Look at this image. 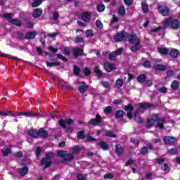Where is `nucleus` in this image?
<instances>
[{
  "label": "nucleus",
  "instance_id": "obj_43",
  "mask_svg": "<svg viewBox=\"0 0 180 180\" xmlns=\"http://www.w3.org/2000/svg\"><path fill=\"white\" fill-rule=\"evenodd\" d=\"M112 112V107L109 106L104 109V112L105 115H109Z\"/></svg>",
  "mask_w": 180,
  "mask_h": 180
},
{
  "label": "nucleus",
  "instance_id": "obj_25",
  "mask_svg": "<svg viewBox=\"0 0 180 180\" xmlns=\"http://www.w3.org/2000/svg\"><path fill=\"white\" fill-rule=\"evenodd\" d=\"M19 172H20V175H22L23 176L26 175V174H27V172H29V168L23 167L21 169H19Z\"/></svg>",
  "mask_w": 180,
  "mask_h": 180
},
{
  "label": "nucleus",
  "instance_id": "obj_26",
  "mask_svg": "<svg viewBox=\"0 0 180 180\" xmlns=\"http://www.w3.org/2000/svg\"><path fill=\"white\" fill-rule=\"evenodd\" d=\"M115 152L118 155L123 153V148L119 145L115 146Z\"/></svg>",
  "mask_w": 180,
  "mask_h": 180
},
{
  "label": "nucleus",
  "instance_id": "obj_35",
  "mask_svg": "<svg viewBox=\"0 0 180 180\" xmlns=\"http://www.w3.org/2000/svg\"><path fill=\"white\" fill-rule=\"evenodd\" d=\"M74 159V156L72 155V154H66L65 155V161H72V160Z\"/></svg>",
  "mask_w": 180,
  "mask_h": 180
},
{
  "label": "nucleus",
  "instance_id": "obj_38",
  "mask_svg": "<svg viewBox=\"0 0 180 180\" xmlns=\"http://www.w3.org/2000/svg\"><path fill=\"white\" fill-rule=\"evenodd\" d=\"M15 113H12L11 112V111H1V116H9V115L11 116H13V115H14Z\"/></svg>",
  "mask_w": 180,
  "mask_h": 180
},
{
  "label": "nucleus",
  "instance_id": "obj_49",
  "mask_svg": "<svg viewBox=\"0 0 180 180\" xmlns=\"http://www.w3.org/2000/svg\"><path fill=\"white\" fill-rule=\"evenodd\" d=\"M86 179V176L84 174H78L77 179L78 180H85Z\"/></svg>",
  "mask_w": 180,
  "mask_h": 180
},
{
  "label": "nucleus",
  "instance_id": "obj_41",
  "mask_svg": "<svg viewBox=\"0 0 180 180\" xmlns=\"http://www.w3.org/2000/svg\"><path fill=\"white\" fill-rule=\"evenodd\" d=\"M86 36L87 37H92L94 36V31L92 30H87L86 31Z\"/></svg>",
  "mask_w": 180,
  "mask_h": 180
},
{
  "label": "nucleus",
  "instance_id": "obj_53",
  "mask_svg": "<svg viewBox=\"0 0 180 180\" xmlns=\"http://www.w3.org/2000/svg\"><path fill=\"white\" fill-rule=\"evenodd\" d=\"M74 73L75 74V75H79V68L78 67L75 66Z\"/></svg>",
  "mask_w": 180,
  "mask_h": 180
},
{
  "label": "nucleus",
  "instance_id": "obj_34",
  "mask_svg": "<svg viewBox=\"0 0 180 180\" xmlns=\"http://www.w3.org/2000/svg\"><path fill=\"white\" fill-rule=\"evenodd\" d=\"M124 116V112L123 110H118L115 112L116 117H123Z\"/></svg>",
  "mask_w": 180,
  "mask_h": 180
},
{
  "label": "nucleus",
  "instance_id": "obj_46",
  "mask_svg": "<svg viewBox=\"0 0 180 180\" xmlns=\"http://www.w3.org/2000/svg\"><path fill=\"white\" fill-rule=\"evenodd\" d=\"M96 25L97 27H99V29H102L103 27V24H102V22L101 20H97L96 22Z\"/></svg>",
  "mask_w": 180,
  "mask_h": 180
},
{
  "label": "nucleus",
  "instance_id": "obj_17",
  "mask_svg": "<svg viewBox=\"0 0 180 180\" xmlns=\"http://www.w3.org/2000/svg\"><path fill=\"white\" fill-rule=\"evenodd\" d=\"M101 123V116L100 115H96V118L92 119L90 122V124H94V126H96V124Z\"/></svg>",
  "mask_w": 180,
  "mask_h": 180
},
{
  "label": "nucleus",
  "instance_id": "obj_37",
  "mask_svg": "<svg viewBox=\"0 0 180 180\" xmlns=\"http://www.w3.org/2000/svg\"><path fill=\"white\" fill-rule=\"evenodd\" d=\"M100 146L103 150H108L109 148V145L105 142H101L100 143Z\"/></svg>",
  "mask_w": 180,
  "mask_h": 180
},
{
  "label": "nucleus",
  "instance_id": "obj_19",
  "mask_svg": "<svg viewBox=\"0 0 180 180\" xmlns=\"http://www.w3.org/2000/svg\"><path fill=\"white\" fill-rule=\"evenodd\" d=\"M170 56L173 58H176V57H178V56H179V51L176 49H172V51H170Z\"/></svg>",
  "mask_w": 180,
  "mask_h": 180
},
{
  "label": "nucleus",
  "instance_id": "obj_42",
  "mask_svg": "<svg viewBox=\"0 0 180 180\" xmlns=\"http://www.w3.org/2000/svg\"><path fill=\"white\" fill-rule=\"evenodd\" d=\"M66 154H67L66 151H64V150H59V151H58V157L64 158V157H65Z\"/></svg>",
  "mask_w": 180,
  "mask_h": 180
},
{
  "label": "nucleus",
  "instance_id": "obj_40",
  "mask_svg": "<svg viewBox=\"0 0 180 180\" xmlns=\"http://www.w3.org/2000/svg\"><path fill=\"white\" fill-rule=\"evenodd\" d=\"M105 135L107 137H116V134H115L113 132L110 131H105Z\"/></svg>",
  "mask_w": 180,
  "mask_h": 180
},
{
  "label": "nucleus",
  "instance_id": "obj_60",
  "mask_svg": "<svg viewBox=\"0 0 180 180\" xmlns=\"http://www.w3.org/2000/svg\"><path fill=\"white\" fill-rule=\"evenodd\" d=\"M49 50L52 52V53H57V51H58V49L53 48V46H49Z\"/></svg>",
  "mask_w": 180,
  "mask_h": 180
},
{
  "label": "nucleus",
  "instance_id": "obj_36",
  "mask_svg": "<svg viewBox=\"0 0 180 180\" xmlns=\"http://www.w3.org/2000/svg\"><path fill=\"white\" fill-rule=\"evenodd\" d=\"M158 52L160 54H163V55L168 54V49H167L165 48H160L158 49Z\"/></svg>",
  "mask_w": 180,
  "mask_h": 180
},
{
  "label": "nucleus",
  "instance_id": "obj_61",
  "mask_svg": "<svg viewBox=\"0 0 180 180\" xmlns=\"http://www.w3.org/2000/svg\"><path fill=\"white\" fill-rule=\"evenodd\" d=\"M72 130H74V129L72 128V127H69L68 129H65V133H71L72 132Z\"/></svg>",
  "mask_w": 180,
  "mask_h": 180
},
{
  "label": "nucleus",
  "instance_id": "obj_29",
  "mask_svg": "<svg viewBox=\"0 0 180 180\" xmlns=\"http://www.w3.org/2000/svg\"><path fill=\"white\" fill-rule=\"evenodd\" d=\"M116 88H122L123 86V79H118L115 82Z\"/></svg>",
  "mask_w": 180,
  "mask_h": 180
},
{
  "label": "nucleus",
  "instance_id": "obj_45",
  "mask_svg": "<svg viewBox=\"0 0 180 180\" xmlns=\"http://www.w3.org/2000/svg\"><path fill=\"white\" fill-rule=\"evenodd\" d=\"M84 137H85V136L84 134L83 131H80L78 132V134H77V138L78 139H84Z\"/></svg>",
  "mask_w": 180,
  "mask_h": 180
},
{
  "label": "nucleus",
  "instance_id": "obj_64",
  "mask_svg": "<svg viewBox=\"0 0 180 180\" xmlns=\"http://www.w3.org/2000/svg\"><path fill=\"white\" fill-rule=\"evenodd\" d=\"M46 65L47 67H54V65H57V64H56V63H50L49 62H46Z\"/></svg>",
  "mask_w": 180,
  "mask_h": 180
},
{
  "label": "nucleus",
  "instance_id": "obj_18",
  "mask_svg": "<svg viewBox=\"0 0 180 180\" xmlns=\"http://www.w3.org/2000/svg\"><path fill=\"white\" fill-rule=\"evenodd\" d=\"M43 13V11L40 8H37L34 11L33 17L34 18H40Z\"/></svg>",
  "mask_w": 180,
  "mask_h": 180
},
{
  "label": "nucleus",
  "instance_id": "obj_15",
  "mask_svg": "<svg viewBox=\"0 0 180 180\" xmlns=\"http://www.w3.org/2000/svg\"><path fill=\"white\" fill-rule=\"evenodd\" d=\"M165 144H174L175 139L172 136H165L163 139Z\"/></svg>",
  "mask_w": 180,
  "mask_h": 180
},
{
  "label": "nucleus",
  "instance_id": "obj_3",
  "mask_svg": "<svg viewBox=\"0 0 180 180\" xmlns=\"http://www.w3.org/2000/svg\"><path fill=\"white\" fill-rule=\"evenodd\" d=\"M169 25H171L172 29H178V27H179V21H178V20L169 18L163 22L164 29H167Z\"/></svg>",
  "mask_w": 180,
  "mask_h": 180
},
{
  "label": "nucleus",
  "instance_id": "obj_27",
  "mask_svg": "<svg viewBox=\"0 0 180 180\" xmlns=\"http://www.w3.org/2000/svg\"><path fill=\"white\" fill-rule=\"evenodd\" d=\"M171 88L174 91H176V89L179 88V83L176 80L174 81L171 84Z\"/></svg>",
  "mask_w": 180,
  "mask_h": 180
},
{
  "label": "nucleus",
  "instance_id": "obj_31",
  "mask_svg": "<svg viewBox=\"0 0 180 180\" xmlns=\"http://www.w3.org/2000/svg\"><path fill=\"white\" fill-rule=\"evenodd\" d=\"M146 78H147L146 75H141L138 76L137 80L139 82H144V81H146Z\"/></svg>",
  "mask_w": 180,
  "mask_h": 180
},
{
  "label": "nucleus",
  "instance_id": "obj_4",
  "mask_svg": "<svg viewBox=\"0 0 180 180\" xmlns=\"http://www.w3.org/2000/svg\"><path fill=\"white\" fill-rule=\"evenodd\" d=\"M3 16L6 18L10 23H12L15 26H20L22 25V22L20 20L12 19V17L15 16V14L13 13H4Z\"/></svg>",
  "mask_w": 180,
  "mask_h": 180
},
{
  "label": "nucleus",
  "instance_id": "obj_12",
  "mask_svg": "<svg viewBox=\"0 0 180 180\" xmlns=\"http://www.w3.org/2000/svg\"><path fill=\"white\" fill-rule=\"evenodd\" d=\"M73 54L76 58L77 57H78V56H85V53H84V50L79 48H75L73 49Z\"/></svg>",
  "mask_w": 180,
  "mask_h": 180
},
{
  "label": "nucleus",
  "instance_id": "obj_39",
  "mask_svg": "<svg viewBox=\"0 0 180 180\" xmlns=\"http://www.w3.org/2000/svg\"><path fill=\"white\" fill-rule=\"evenodd\" d=\"M98 12H103L105 11V5L103 4H98L97 6Z\"/></svg>",
  "mask_w": 180,
  "mask_h": 180
},
{
  "label": "nucleus",
  "instance_id": "obj_51",
  "mask_svg": "<svg viewBox=\"0 0 180 180\" xmlns=\"http://www.w3.org/2000/svg\"><path fill=\"white\" fill-rule=\"evenodd\" d=\"M75 43H81L82 41H84V38L77 37L75 39Z\"/></svg>",
  "mask_w": 180,
  "mask_h": 180
},
{
  "label": "nucleus",
  "instance_id": "obj_16",
  "mask_svg": "<svg viewBox=\"0 0 180 180\" xmlns=\"http://www.w3.org/2000/svg\"><path fill=\"white\" fill-rule=\"evenodd\" d=\"M82 19L84 20V22H89L91 20V13H83L82 14Z\"/></svg>",
  "mask_w": 180,
  "mask_h": 180
},
{
  "label": "nucleus",
  "instance_id": "obj_44",
  "mask_svg": "<svg viewBox=\"0 0 180 180\" xmlns=\"http://www.w3.org/2000/svg\"><path fill=\"white\" fill-rule=\"evenodd\" d=\"M168 153H169V154L174 155L176 154L177 150L176 148H172V149L168 150Z\"/></svg>",
  "mask_w": 180,
  "mask_h": 180
},
{
  "label": "nucleus",
  "instance_id": "obj_57",
  "mask_svg": "<svg viewBox=\"0 0 180 180\" xmlns=\"http://www.w3.org/2000/svg\"><path fill=\"white\" fill-rule=\"evenodd\" d=\"M150 61L147 60L143 63V67H146V68H150Z\"/></svg>",
  "mask_w": 180,
  "mask_h": 180
},
{
  "label": "nucleus",
  "instance_id": "obj_63",
  "mask_svg": "<svg viewBox=\"0 0 180 180\" xmlns=\"http://www.w3.org/2000/svg\"><path fill=\"white\" fill-rule=\"evenodd\" d=\"M160 92L162 94H165L167 92V88L165 87H162L159 89Z\"/></svg>",
  "mask_w": 180,
  "mask_h": 180
},
{
  "label": "nucleus",
  "instance_id": "obj_11",
  "mask_svg": "<svg viewBox=\"0 0 180 180\" xmlns=\"http://www.w3.org/2000/svg\"><path fill=\"white\" fill-rule=\"evenodd\" d=\"M139 108L136 110V112L134 113V116H136L138 113H140V109H147L150 106V103H143L139 104Z\"/></svg>",
  "mask_w": 180,
  "mask_h": 180
},
{
  "label": "nucleus",
  "instance_id": "obj_33",
  "mask_svg": "<svg viewBox=\"0 0 180 180\" xmlns=\"http://www.w3.org/2000/svg\"><path fill=\"white\" fill-rule=\"evenodd\" d=\"M118 13L121 16H124V15H126V9L124 8V7L120 8L118 11Z\"/></svg>",
  "mask_w": 180,
  "mask_h": 180
},
{
  "label": "nucleus",
  "instance_id": "obj_23",
  "mask_svg": "<svg viewBox=\"0 0 180 180\" xmlns=\"http://www.w3.org/2000/svg\"><path fill=\"white\" fill-rule=\"evenodd\" d=\"M79 86L78 87V89L79 92L84 94V92H85V89H86V86H85V83L79 82Z\"/></svg>",
  "mask_w": 180,
  "mask_h": 180
},
{
  "label": "nucleus",
  "instance_id": "obj_32",
  "mask_svg": "<svg viewBox=\"0 0 180 180\" xmlns=\"http://www.w3.org/2000/svg\"><path fill=\"white\" fill-rule=\"evenodd\" d=\"M4 157H6L8 154H11V149L8 148H5L2 150Z\"/></svg>",
  "mask_w": 180,
  "mask_h": 180
},
{
  "label": "nucleus",
  "instance_id": "obj_52",
  "mask_svg": "<svg viewBox=\"0 0 180 180\" xmlns=\"http://www.w3.org/2000/svg\"><path fill=\"white\" fill-rule=\"evenodd\" d=\"M57 57H58V58H60L63 61H68V59H67L65 57L63 56V55H61L60 53L57 54Z\"/></svg>",
  "mask_w": 180,
  "mask_h": 180
},
{
  "label": "nucleus",
  "instance_id": "obj_55",
  "mask_svg": "<svg viewBox=\"0 0 180 180\" xmlns=\"http://www.w3.org/2000/svg\"><path fill=\"white\" fill-rule=\"evenodd\" d=\"M40 153H41V148L40 147H38L36 150V155L37 158H39V155H40Z\"/></svg>",
  "mask_w": 180,
  "mask_h": 180
},
{
  "label": "nucleus",
  "instance_id": "obj_62",
  "mask_svg": "<svg viewBox=\"0 0 180 180\" xmlns=\"http://www.w3.org/2000/svg\"><path fill=\"white\" fill-rule=\"evenodd\" d=\"M161 168H162V171H167V169H168V165L164 164V165L162 166Z\"/></svg>",
  "mask_w": 180,
  "mask_h": 180
},
{
  "label": "nucleus",
  "instance_id": "obj_6",
  "mask_svg": "<svg viewBox=\"0 0 180 180\" xmlns=\"http://www.w3.org/2000/svg\"><path fill=\"white\" fill-rule=\"evenodd\" d=\"M13 117L15 116H25L26 117H37L39 116V113H33L30 112H15L13 115Z\"/></svg>",
  "mask_w": 180,
  "mask_h": 180
},
{
  "label": "nucleus",
  "instance_id": "obj_2",
  "mask_svg": "<svg viewBox=\"0 0 180 180\" xmlns=\"http://www.w3.org/2000/svg\"><path fill=\"white\" fill-rule=\"evenodd\" d=\"M129 41L132 44L131 50L133 53H136V51H139V50H140V48L141 47V46H140V39L137 37L136 34H131L129 38Z\"/></svg>",
  "mask_w": 180,
  "mask_h": 180
},
{
  "label": "nucleus",
  "instance_id": "obj_22",
  "mask_svg": "<svg viewBox=\"0 0 180 180\" xmlns=\"http://www.w3.org/2000/svg\"><path fill=\"white\" fill-rule=\"evenodd\" d=\"M154 68L158 71H165V70H167V66L164 65L158 64L154 66Z\"/></svg>",
  "mask_w": 180,
  "mask_h": 180
},
{
  "label": "nucleus",
  "instance_id": "obj_10",
  "mask_svg": "<svg viewBox=\"0 0 180 180\" xmlns=\"http://www.w3.org/2000/svg\"><path fill=\"white\" fill-rule=\"evenodd\" d=\"M74 121L72 119H66L65 121L60 120L58 121L60 126H62L63 129H65V124H72Z\"/></svg>",
  "mask_w": 180,
  "mask_h": 180
},
{
  "label": "nucleus",
  "instance_id": "obj_20",
  "mask_svg": "<svg viewBox=\"0 0 180 180\" xmlns=\"http://www.w3.org/2000/svg\"><path fill=\"white\" fill-rule=\"evenodd\" d=\"M34 37H36V32H32L27 33L25 39H26L27 40H30V39H34Z\"/></svg>",
  "mask_w": 180,
  "mask_h": 180
},
{
  "label": "nucleus",
  "instance_id": "obj_48",
  "mask_svg": "<svg viewBox=\"0 0 180 180\" xmlns=\"http://www.w3.org/2000/svg\"><path fill=\"white\" fill-rule=\"evenodd\" d=\"M95 72H96V74H97V75L98 77H102V71H101V70H99V68H96Z\"/></svg>",
  "mask_w": 180,
  "mask_h": 180
},
{
  "label": "nucleus",
  "instance_id": "obj_56",
  "mask_svg": "<svg viewBox=\"0 0 180 180\" xmlns=\"http://www.w3.org/2000/svg\"><path fill=\"white\" fill-rule=\"evenodd\" d=\"M63 53L65 54V56H70V49L68 48H65L63 50Z\"/></svg>",
  "mask_w": 180,
  "mask_h": 180
},
{
  "label": "nucleus",
  "instance_id": "obj_21",
  "mask_svg": "<svg viewBox=\"0 0 180 180\" xmlns=\"http://www.w3.org/2000/svg\"><path fill=\"white\" fill-rule=\"evenodd\" d=\"M28 134H30L31 137H34V139H36V137H39V131L34 129H30L28 131Z\"/></svg>",
  "mask_w": 180,
  "mask_h": 180
},
{
  "label": "nucleus",
  "instance_id": "obj_28",
  "mask_svg": "<svg viewBox=\"0 0 180 180\" xmlns=\"http://www.w3.org/2000/svg\"><path fill=\"white\" fill-rule=\"evenodd\" d=\"M34 2L32 4V8H37L39 5H41L42 0H33Z\"/></svg>",
  "mask_w": 180,
  "mask_h": 180
},
{
  "label": "nucleus",
  "instance_id": "obj_9",
  "mask_svg": "<svg viewBox=\"0 0 180 180\" xmlns=\"http://www.w3.org/2000/svg\"><path fill=\"white\" fill-rule=\"evenodd\" d=\"M158 11L161 15H162V16H168L169 15V10L164 6H160L158 7Z\"/></svg>",
  "mask_w": 180,
  "mask_h": 180
},
{
  "label": "nucleus",
  "instance_id": "obj_30",
  "mask_svg": "<svg viewBox=\"0 0 180 180\" xmlns=\"http://www.w3.org/2000/svg\"><path fill=\"white\" fill-rule=\"evenodd\" d=\"M142 11L144 13H147V12H148V6L147 5V3L142 2Z\"/></svg>",
  "mask_w": 180,
  "mask_h": 180
},
{
  "label": "nucleus",
  "instance_id": "obj_59",
  "mask_svg": "<svg viewBox=\"0 0 180 180\" xmlns=\"http://www.w3.org/2000/svg\"><path fill=\"white\" fill-rule=\"evenodd\" d=\"M148 150L147 149V148H143L142 150H141V154L143 155H146V154H147Z\"/></svg>",
  "mask_w": 180,
  "mask_h": 180
},
{
  "label": "nucleus",
  "instance_id": "obj_58",
  "mask_svg": "<svg viewBox=\"0 0 180 180\" xmlns=\"http://www.w3.org/2000/svg\"><path fill=\"white\" fill-rule=\"evenodd\" d=\"M59 16H60V14H58V13H57V12H55L53 13V18L54 20H57V19H58Z\"/></svg>",
  "mask_w": 180,
  "mask_h": 180
},
{
  "label": "nucleus",
  "instance_id": "obj_7",
  "mask_svg": "<svg viewBox=\"0 0 180 180\" xmlns=\"http://www.w3.org/2000/svg\"><path fill=\"white\" fill-rule=\"evenodd\" d=\"M104 69L107 72H112V71L116 70V65L114 63H110L109 62L104 63Z\"/></svg>",
  "mask_w": 180,
  "mask_h": 180
},
{
  "label": "nucleus",
  "instance_id": "obj_54",
  "mask_svg": "<svg viewBox=\"0 0 180 180\" xmlns=\"http://www.w3.org/2000/svg\"><path fill=\"white\" fill-rule=\"evenodd\" d=\"M102 85L104 88H110V85L109 84V82H103Z\"/></svg>",
  "mask_w": 180,
  "mask_h": 180
},
{
  "label": "nucleus",
  "instance_id": "obj_5",
  "mask_svg": "<svg viewBox=\"0 0 180 180\" xmlns=\"http://www.w3.org/2000/svg\"><path fill=\"white\" fill-rule=\"evenodd\" d=\"M54 158V153H48L45 158L42 159L41 161V165H45L46 168L50 167L51 165V161L50 160L51 158Z\"/></svg>",
  "mask_w": 180,
  "mask_h": 180
},
{
  "label": "nucleus",
  "instance_id": "obj_47",
  "mask_svg": "<svg viewBox=\"0 0 180 180\" xmlns=\"http://www.w3.org/2000/svg\"><path fill=\"white\" fill-rule=\"evenodd\" d=\"M83 72L86 77H89V75L91 74V70H89L88 68H85L84 69Z\"/></svg>",
  "mask_w": 180,
  "mask_h": 180
},
{
  "label": "nucleus",
  "instance_id": "obj_50",
  "mask_svg": "<svg viewBox=\"0 0 180 180\" xmlns=\"http://www.w3.org/2000/svg\"><path fill=\"white\" fill-rule=\"evenodd\" d=\"M105 179H112L113 178V174H107L104 175Z\"/></svg>",
  "mask_w": 180,
  "mask_h": 180
},
{
  "label": "nucleus",
  "instance_id": "obj_14",
  "mask_svg": "<svg viewBox=\"0 0 180 180\" xmlns=\"http://www.w3.org/2000/svg\"><path fill=\"white\" fill-rule=\"evenodd\" d=\"M122 51L123 48H120L117 50V51L111 53L109 56L110 60H113V58L116 57V56H120Z\"/></svg>",
  "mask_w": 180,
  "mask_h": 180
},
{
  "label": "nucleus",
  "instance_id": "obj_1",
  "mask_svg": "<svg viewBox=\"0 0 180 180\" xmlns=\"http://www.w3.org/2000/svg\"><path fill=\"white\" fill-rule=\"evenodd\" d=\"M156 124V127H159L160 129H164V121L160 120L158 115L157 114H154L152 115V117L149 118L146 122L147 127H153Z\"/></svg>",
  "mask_w": 180,
  "mask_h": 180
},
{
  "label": "nucleus",
  "instance_id": "obj_13",
  "mask_svg": "<svg viewBox=\"0 0 180 180\" xmlns=\"http://www.w3.org/2000/svg\"><path fill=\"white\" fill-rule=\"evenodd\" d=\"M133 105L131 104L126 105L124 108V110L127 111V115L129 119H131V112H133Z\"/></svg>",
  "mask_w": 180,
  "mask_h": 180
},
{
  "label": "nucleus",
  "instance_id": "obj_8",
  "mask_svg": "<svg viewBox=\"0 0 180 180\" xmlns=\"http://www.w3.org/2000/svg\"><path fill=\"white\" fill-rule=\"evenodd\" d=\"M127 37V33L121 32L114 37L115 41H123Z\"/></svg>",
  "mask_w": 180,
  "mask_h": 180
},
{
  "label": "nucleus",
  "instance_id": "obj_24",
  "mask_svg": "<svg viewBox=\"0 0 180 180\" xmlns=\"http://www.w3.org/2000/svg\"><path fill=\"white\" fill-rule=\"evenodd\" d=\"M38 136H40L41 137H44L46 138L47 137L48 134H47V131H46L44 129H40L38 131Z\"/></svg>",
  "mask_w": 180,
  "mask_h": 180
}]
</instances>
